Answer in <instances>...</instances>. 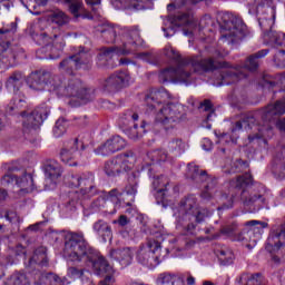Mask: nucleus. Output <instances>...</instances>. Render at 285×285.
<instances>
[{"label":"nucleus","instance_id":"nucleus-1","mask_svg":"<svg viewBox=\"0 0 285 285\" xmlns=\"http://www.w3.org/2000/svg\"><path fill=\"white\" fill-rule=\"evenodd\" d=\"M65 254L71 262H80L85 266L94 268L98 275L107 273L108 275L99 282V285L115 284V277H112L115 269L104 256L99 255V252L90 246L83 233H71L69 235V239L65 244Z\"/></svg>","mask_w":285,"mask_h":285},{"label":"nucleus","instance_id":"nucleus-2","mask_svg":"<svg viewBox=\"0 0 285 285\" xmlns=\"http://www.w3.org/2000/svg\"><path fill=\"white\" fill-rule=\"evenodd\" d=\"M268 52H271L268 49L259 50L249 56L244 66L237 65L236 67L230 66V63L226 61H215L213 58H206L205 60L194 58L193 67L196 72L199 73L213 72L214 70L222 68L223 70L219 73V79L214 83V86H230L233 83H237V81H242V79H246V77H248V70L253 72L259 68L257 59H264Z\"/></svg>","mask_w":285,"mask_h":285},{"label":"nucleus","instance_id":"nucleus-3","mask_svg":"<svg viewBox=\"0 0 285 285\" xmlns=\"http://www.w3.org/2000/svg\"><path fill=\"white\" fill-rule=\"evenodd\" d=\"M176 219V228H183L189 235L195 233L197 224H202L206 217H210L213 213L206 208L199 207L195 195L185 196L173 209Z\"/></svg>","mask_w":285,"mask_h":285},{"label":"nucleus","instance_id":"nucleus-4","mask_svg":"<svg viewBox=\"0 0 285 285\" xmlns=\"http://www.w3.org/2000/svg\"><path fill=\"white\" fill-rule=\"evenodd\" d=\"M41 26V22L36 24L35 31L31 32L32 39L40 46H45L42 47L41 52H48V50H50V53L45 57V59H59L63 48H66L63 36L57 27H47L42 31Z\"/></svg>","mask_w":285,"mask_h":285},{"label":"nucleus","instance_id":"nucleus-5","mask_svg":"<svg viewBox=\"0 0 285 285\" xmlns=\"http://www.w3.org/2000/svg\"><path fill=\"white\" fill-rule=\"evenodd\" d=\"M229 190L230 193L242 190L240 202H243L244 206H255L257 202L259 204H268L266 191L263 189L262 193L253 186V176L250 174H244L232 179L229 181Z\"/></svg>","mask_w":285,"mask_h":285},{"label":"nucleus","instance_id":"nucleus-6","mask_svg":"<svg viewBox=\"0 0 285 285\" xmlns=\"http://www.w3.org/2000/svg\"><path fill=\"white\" fill-rule=\"evenodd\" d=\"M122 49L119 51V48L110 47L102 48L97 56L98 66L104 67L108 66V62L115 55H132L137 50V46L141 43V35L137 27L128 28L126 33L122 37Z\"/></svg>","mask_w":285,"mask_h":285},{"label":"nucleus","instance_id":"nucleus-7","mask_svg":"<svg viewBox=\"0 0 285 285\" xmlns=\"http://www.w3.org/2000/svg\"><path fill=\"white\" fill-rule=\"evenodd\" d=\"M266 110H268V105L265 108L255 111L254 114L247 115L242 120L236 121L234 128L232 129V132H237V130H242L243 128H245V130L247 128H254V130H258V134L249 135V142L255 141V139H262V137H264L265 130H268V128H271L268 121H272V119H274L273 116L268 117L264 115Z\"/></svg>","mask_w":285,"mask_h":285},{"label":"nucleus","instance_id":"nucleus-8","mask_svg":"<svg viewBox=\"0 0 285 285\" xmlns=\"http://www.w3.org/2000/svg\"><path fill=\"white\" fill-rule=\"evenodd\" d=\"M62 83L63 81L59 76H53L49 81L52 90L59 92L62 97H76L77 99H81V101H90L92 99V90L83 87L79 78H69L65 87L61 86Z\"/></svg>","mask_w":285,"mask_h":285},{"label":"nucleus","instance_id":"nucleus-9","mask_svg":"<svg viewBox=\"0 0 285 285\" xmlns=\"http://www.w3.org/2000/svg\"><path fill=\"white\" fill-rule=\"evenodd\" d=\"M223 20L220 41L228 43V46L242 41L244 39V24H242V21L237 20L232 13H225Z\"/></svg>","mask_w":285,"mask_h":285},{"label":"nucleus","instance_id":"nucleus-10","mask_svg":"<svg viewBox=\"0 0 285 285\" xmlns=\"http://www.w3.org/2000/svg\"><path fill=\"white\" fill-rule=\"evenodd\" d=\"M66 184L69 188H79L81 197H92L97 191L95 186V174L86 171L82 174H70L67 177Z\"/></svg>","mask_w":285,"mask_h":285},{"label":"nucleus","instance_id":"nucleus-11","mask_svg":"<svg viewBox=\"0 0 285 285\" xmlns=\"http://www.w3.org/2000/svg\"><path fill=\"white\" fill-rule=\"evenodd\" d=\"M193 59H200L202 61L206 60V58H202V56H193L186 58L183 63L184 66H179L177 68H167L160 71L158 79L160 83H168L169 81H186L190 77V71H188V66H191L195 72V67L193 66Z\"/></svg>","mask_w":285,"mask_h":285},{"label":"nucleus","instance_id":"nucleus-12","mask_svg":"<svg viewBox=\"0 0 285 285\" xmlns=\"http://www.w3.org/2000/svg\"><path fill=\"white\" fill-rule=\"evenodd\" d=\"M168 249L161 250V243L149 240L147 248L140 249L138 253V262L144 266H157L166 259Z\"/></svg>","mask_w":285,"mask_h":285},{"label":"nucleus","instance_id":"nucleus-13","mask_svg":"<svg viewBox=\"0 0 285 285\" xmlns=\"http://www.w3.org/2000/svg\"><path fill=\"white\" fill-rule=\"evenodd\" d=\"M183 109L184 107H181V105L173 102L167 104L158 110L156 115V121L161 124L165 130H170L175 128L179 121H181V117H184L181 114Z\"/></svg>","mask_w":285,"mask_h":285},{"label":"nucleus","instance_id":"nucleus-14","mask_svg":"<svg viewBox=\"0 0 285 285\" xmlns=\"http://www.w3.org/2000/svg\"><path fill=\"white\" fill-rule=\"evenodd\" d=\"M189 173L196 181H206L205 190L202 193L203 199L213 198L215 193H217V180L213 179L206 170L200 169L199 166L194 164H189Z\"/></svg>","mask_w":285,"mask_h":285},{"label":"nucleus","instance_id":"nucleus-15","mask_svg":"<svg viewBox=\"0 0 285 285\" xmlns=\"http://www.w3.org/2000/svg\"><path fill=\"white\" fill-rule=\"evenodd\" d=\"M119 121L122 126H132L129 130V139H139L146 132V122H142L140 127L135 124L139 121V114L134 109L125 111L119 118Z\"/></svg>","mask_w":285,"mask_h":285},{"label":"nucleus","instance_id":"nucleus-16","mask_svg":"<svg viewBox=\"0 0 285 285\" xmlns=\"http://www.w3.org/2000/svg\"><path fill=\"white\" fill-rule=\"evenodd\" d=\"M131 81L132 78L130 77V72L117 71L104 80L102 88L106 92H117L118 90H121V88L130 86Z\"/></svg>","mask_w":285,"mask_h":285},{"label":"nucleus","instance_id":"nucleus-17","mask_svg":"<svg viewBox=\"0 0 285 285\" xmlns=\"http://www.w3.org/2000/svg\"><path fill=\"white\" fill-rule=\"evenodd\" d=\"M91 61H92V58L89 56V53L85 51H80L73 56H70L63 59L60 62L59 68L60 70H63L69 75H72L75 70H80V68L88 66V63H90Z\"/></svg>","mask_w":285,"mask_h":285},{"label":"nucleus","instance_id":"nucleus-18","mask_svg":"<svg viewBox=\"0 0 285 285\" xmlns=\"http://www.w3.org/2000/svg\"><path fill=\"white\" fill-rule=\"evenodd\" d=\"M3 170H6V175L1 178L2 186H10V184H16L19 188H27L28 184H32V176L24 174L21 177H17L12 175L16 170H19L16 166L11 164H4L2 166Z\"/></svg>","mask_w":285,"mask_h":285},{"label":"nucleus","instance_id":"nucleus-19","mask_svg":"<svg viewBox=\"0 0 285 285\" xmlns=\"http://www.w3.org/2000/svg\"><path fill=\"white\" fill-rule=\"evenodd\" d=\"M48 115H50L48 107H37L30 115L26 117V120H23L24 128H39L43 121L48 119Z\"/></svg>","mask_w":285,"mask_h":285},{"label":"nucleus","instance_id":"nucleus-20","mask_svg":"<svg viewBox=\"0 0 285 285\" xmlns=\"http://www.w3.org/2000/svg\"><path fill=\"white\" fill-rule=\"evenodd\" d=\"M78 144H79V139L76 138L70 142H68L66 147L61 149L60 159L67 166L78 165V161H77V156L79 155V153H77V150H79Z\"/></svg>","mask_w":285,"mask_h":285},{"label":"nucleus","instance_id":"nucleus-21","mask_svg":"<svg viewBox=\"0 0 285 285\" xmlns=\"http://www.w3.org/2000/svg\"><path fill=\"white\" fill-rule=\"evenodd\" d=\"M50 79V73L47 71H35L27 78V83L31 90H45L48 86V80Z\"/></svg>","mask_w":285,"mask_h":285},{"label":"nucleus","instance_id":"nucleus-22","mask_svg":"<svg viewBox=\"0 0 285 285\" xmlns=\"http://www.w3.org/2000/svg\"><path fill=\"white\" fill-rule=\"evenodd\" d=\"M110 258L116 259L122 266L126 268V266H130L132 264V258L135 257V252L130 247H124L118 249H111Z\"/></svg>","mask_w":285,"mask_h":285},{"label":"nucleus","instance_id":"nucleus-23","mask_svg":"<svg viewBox=\"0 0 285 285\" xmlns=\"http://www.w3.org/2000/svg\"><path fill=\"white\" fill-rule=\"evenodd\" d=\"M168 99V91L153 89L145 97V102L151 109L160 108L161 104H166Z\"/></svg>","mask_w":285,"mask_h":285},{"label":"nucleus","instance_id":"nucleus-24","mask_svg":"<svg viewBox=\"0 0 285 285\" xmlns=\"http://www.w3.org/2000/svg\"><path fill=\"white\" fill-rule=\"evenodd\" d=\"M153 187L156 190V197H160L163 202L170 196L168 193L170 190V179L168 177L164 175L154 177Z\"/></svg>","mask_w":285,"mask_h":285},{"label":"nucleus","instance_id":"nucleus-25","mask_svg":"<svg viewBox=\"0 0 285 285\" xmlns=\"http://www.w3.org/2000/svg\"><path fill=\"white\" fill-rule=\"evenodd\" d=\"M92 230L96 233V235L101 237L102 242L106 243L108 239L109 242L112 240V227L106 220L99 219L94 223Z\"/></svg>","mask_w":285,"mask_h":285},{"label":"nucleus","instance_id":"nucleus-26","mask_svg":"<svg viewBox=\"0 0 285 285\" xmlns=\"http://www.w3.org/2000/svg\"><path fill=\"white\" fill-rule=\"evenodd\" d=\"M116 159L118 160L122 173H129L131 168H135V163L137 161V157H135V153L132 150H127L117 155Z\"/></svg>","mask_w":285,"mask_h":285},{"label":"nucleus","instance_id":"nucleus-27","mask_svg":"<svg viewBox=\"0 0 285 285\" xmlns=\"http://www.w3.org/2000/svg\"><path fill=\"white\" fill-rule=\"evenodd\" d=\"M26 75L21 71H13L6 81V87L12 92H18L19 88L23 86Z\"/></svg>","mask_w":285,"mask_h":285},{"label":"nucleus","instance_id":"nucleus-28","mask_svg":"<svg viewBox=\"0 0 285 285\" xmlns=\"http://www.w3.org/2000/svg\"><path fill=\"white\" fill-rule=\"evenodd\" d=\"M186 153V142L179 138L173 139L167 145L168 157H180Z\"/></svg>","mask_w":285,"mask_h":285},{"label":"nucleus","instance_id":"nucleus-29","mask_svg":"<svg viewBox=\"0 0 285 285\" xmlns=\"http://www.w3.org/2000/svg\"><path fill=\"white\" fill-rule=\"evenodd\" d=\"M264 43H272V46H285V33L282 31H274L263 33Z\"/></svg>","mask_w":285,"mask_h":285},{"label":"nucleus","instance_id":"nucleus-30","mask_svg":"<svg viewBox=\"0 0 285 285\" xmlns=\"http://www.w3.org/2000/svg\"><path fill=\"white\" fill-rule=\"evenodd\" d=\"M265 117H282L285 115V97L268 105V109L263 111Z\"/></svg>","mask_w":285,"mask_h":285},{"label":"nucleus","instance_id":"nucleus-31","mask_svg":"<svg viewBox=\"0 0 285 285\" xmlns=\"http://www.w3.org/2000/svg\"><path fill=\"white\" fill-rule=\"evenodd\" d=\"M61 165L57 161H50L45 166V175L50 181H57L61 177Z\"/></svg>","mask_w":285,"mask_h":285},{"label":"nucleus","instance_id":"nucleus-32","mask_svg":"<svg viewBox=\"0 0 285 285\" xmlns=\"http://www.w3.org/2000/svg\"><path fill=\"white\" fill-rule=\"evenodd\" d=\"M104 170L107 177H119V175L124 173L119 165V160H117V156L105 163Z\"/></svg>","mask_w":285,"mask_h":285},{"label":"nucleus","instance_id":"nucleus-33","mask_svg":"<svg viewBox=\"0 0 285 285\" xmlns=\"http://www.w3.org/2000/svg\"><path fill=\"white\" fill-rule=\"evenodd\" d=\"M0 66L3 70L14 66V53L10 49H3L0 53Z\"/></svg>","mask_w":285,"mask_h":285},{"label":"nucleus","instance_id":"nucleus-34","mask_svg":"<svg viewBox=\"0 0 285 285\" xmlns=\"http://www.w3.org/2000/svg\"><path fill=\"white\" fill-rule=\"evenodd\" d=\"M273 3V0H249V14H259L262 8H268Z\"/></svg>","mask_w":285,"mask_h":285},{"label":"nucleus","instance_id":"nucleus-35","mask_svg":"<svg viewBox=\"0 0 285 285\" xmlns=\"http://www.w3.org/2000/svg\"><path fill=\"white\" fill-rule=\"evenodd\" d=\"M158 283L161 285H184V281L174 274H160Z\"/></svg>","mask_w":285,"mask_h":285},{"label":"nucleus","instance_id":"nucleus-36","mask_svg":"<svg viewBox=\"0 0 285 285\" xmlns=\"http://www.w3.org/2000/svg\"><path fill=\"white\" fill-rule=\"evenodd\" d=\"M26 100L21 98H14L10 106H9V111L14 112L16 115H20L21 117H26Z\"/></svg>","mask_w":285,"mask_h":285},{"label":"nucleus","instance_id":"nucleus-37","mask_svg":"<svg viewBox=\"0 0 285 285\" xmlns=\"http://www.w3.org/2000/svg\"><path fill=\"white\" fill-rule=\"evenodd\" d=\"M258 23L263 31V35H266V32H271V30H273V26H275V13H273L271 17H259Z\"/></svg>","mask_w":285,"mask_h":285},{"label":"nucleus","instance_id":"nucleus-38","mask_svg":"<svg viewBox=\"0 0 285 285\" xmlns=\"http://www.w3.org/2000/svg\"><path fill=\"white\" fill-rule=\"evenodd\" d=\"M148 159L151 160V164H161V161H166L168 159V153L161 150V149H156L153 151H149L147 154Z\"/></svg>","mask_w":285,"mask_h":285},{"label":"nucleus","instance_id":"nucleus-39","mask_svg":"<svg viewBox=\"0 0 285 285\" xmlns=\"http://www.w3.org/2000/svg\"><path fill=\"white\" fill-rule=\"evenodd\" d=\"M107 141L109 142L112 153H119V150H124V148H126V139L120 136H112L107 139Z\"/></svg>","mask_w":285,"mask_h":285},{"label":"nucleus","instance_id":"nucleus-40","mask_svg":"<svg viewBox=\"0 0 285 285\" xmlns=\"http://www.w3.org/2000/svg\"><path fill=\"white\" fill-rule=\"evenodd\" d=\"M7 284L8 285H30V281L28 279V276H26V274L14 273L7 281Z\"/></svg>","mask_w":285,"mask_h":285},{"label":"nucleus","instance_id":"nucleus-41","mask_svg":"<svg viewBox=\"0 0 285 285\" xmlns=\"http://www.w3.org/2000/svg\"><path fill=\"white\" fill-rule=\"evenodd\" d=\"M217 257L222 264H233V259H235V254L230 248H223L217 252Z\"/></svg>","mask_w":285,"mask_h":285},{"label":"nucleus","instance_id":"nucleus-42","mask_svg":"<svg viewBox=\"0 0 285 285\" xmlns=\"http://www.w3.org/2000/svg\"><path fill=\"white\" fill-rule=\"evenodd\" d=\"M51 23L56 26H66L69 23L70 18H68L62 11H56L50 16Z\"/></svg>","mask_w":285,"mask_h":285},{"label":"nucleus","instance_id":"nucleus-43","mask_svg":"<svg viewBox=\"0 0 285 285\" xmlns=\"http://www.w3.org/2000/svg\"><path fill=\"white\" fill-rule=\"evenodd\" d=\"M223 205L218 207V210H228L229 208H233V204H235V194L226 195L224 194L222 196Z\"/></svg>","mask_w":285,"mask_h":285},{"label":"nucleus","instance_id":"nucleus-44","mask_svg":"<svg viewBox=\"0 0 285 285\" xmlns=\"http://www.w3.org/2000/svg\"><path fill=\"white\" fill-rule=\"evenodd\" d=\"M96 155H101L102 157H108V155H115L112 148L110 147V142L106 140L102 145L96 148Z\"/></svg>","mask_w":285,"mask_h":285},{"label":"nucleus","instance_id":"nucleus-45","mask_svg":"<svg viewBox=\"0 0 285 285\" xmlns=\"http://www.w3.org/2000/svg\"><path fill=\"white\" fill-rule=\"evenodd\" d=\"M66 119L65 118H59L56 121V125L53 127V135L55 137H61L66 132Z\"/></svg>","mask_w":285,"mask_h":285},{"label":"nucleus","instance_id":"nucleus-46","mask_svg":"<svg viewBox=\"0 0 285 285\" xmlns=\"http://www.w3.org/2000/svg\"><path fill=\"white\" fill-rule=\"evenodd\" d=\"M59 277L57 275L49 273V274H42L40 277V285H56Z\"/></svg>","mask_w":285,"mask_h":285},{"label":"nucleus","instance_id":"nucleus-47","mask_svg":"<svg viewBox=\"0 0 285 285\" xmlns=\"http://www.w3.org/2000/svg\"><path fill=\"white\" fill-rule=\"evenodd\" d=\"M176 26H188L193 21V16L190 13H179L175 17Z\"/></svg>","mask_w":285,"mask_h":285},{"label":"nucleus","instance_id":"nucleus-48","mask_svg":"<svg viewBox=\"0 0 285 285\" xmlns=\"http://www.w3.org/2000/svg\"><path fill=\"white\" fill-rule=\"evenodd\" d=\"M100 32L104 39H107V41H115V37H117V32H115V29L112 27H102V29H100Z\"/></svg>","mask_w":285,"mask_h":285},{"label":"nucleus","instance_id":"nucleus-49","mask_svg":"<svg viewBox=\"0 0 285 285\" xmlns=\"http://www.w3.org/2000/svg\"><path fill=\"white\" fill-rule=\"evenodd\" d=\"M12 264H14V262H12L10 256H0V279L6 275V266H12Z\"/></svg>","mask_w":285,"mask_h":285},{"label":"nucleus","instance_id":"nucleus-50","mask_svg":"<svg viewBox=\"0 0 285 285\" xmlns=\"http://www.w3.org/2000/svg\"><path fill=\"white\" fill-rule=\"evenodd\" d=\"M86 273V269H79L77 267H69L68 268V276L71 279H81V276Z\"/></svg>","mask_w":285,"mask_h":285},{"label":"nucleus","instance_id":"nucleus-51","mask_svg":"<svg viewBox=\"0 0 285 285\" xmlns=\"http://www.w3.org/2000/svg\"><path fill=\"white\" fill-rule=\"evenodd\" d=\"M69 3V11L71 14H79V9L81 8V2L75 0H66Z\"/></svg>","mask_w":285,"mask_h":285},{"label":"nucleus","instance_id":"nucleus-52","mask_svg":"<svg viewBox=\"0 0 285 285\" xmlns=\"http://www.w3.org/2000/svg\"><path fill=\"white\" fill-rule=\"evenodd\" d=\"M237 230V224L233 223L232 225H227L220 229L222 235H226L227 237H232Z\"/></svg>","mask_w":285,"mask_h":285},{"label":"nucleus","instance_id":"nucleus-53","mask_svg":"<svg viewBox=\"0 0 285 285\" xmlns=\"http://www.w3.org/2000/svg\"><path fill=\"white\" fill-rule=\"evenodd\" d=\"M266 250H268V253H275V250H277L278 248H282V243H275L273 244V237H269L267 239V243H266Z\"/></svg>","mask_w":285,"mask_h":285},{"label":"nucleus","instance_id":"nucleus-54","mask_svg":"<svg viewBox=\"0 0 285 285\" xmlns=\"http://www.w3.org/2000/svg\"><path fill=\"white\" fill-rule=\"evenodd\" d=\"M274 61L277 66H281V68H285V51H278L275 56H274Z\"/></svg>","mask_w":285,"mask_h":285},{"label":"nucleus","instance_id":"nucleus-55","mask_svg":"<svg viewBox=\"0 0 285 285\" xmlns=\"http://www.w3.org/2000/svg\"><path fill=\"white\" fill-rule=\"evenodd\" d=\"M80 279L82 282V285H95V283H92V273H90L89 271H85Z\"/></svg>","mask_w":285,"mask_h":285},{"label":"nucleus","instance_id":"nucleus-56","mask_svg":"<svg viewBox=\"0 0 285 285\" xmlns=\"http://www.w3.org/2000/svg\"><path fill=\"white\" fill-rule=\"evenodd\" d=\"M246 285H262V276L259 274L252 275L248 279Z\"/></svg>","mask_w":285,"mask_h":285},{"label":"nucleus","instance_id":"nucleus-57","mask_svg":"<svg viewBox=\"0 0 285 285\" xmlns=\"http://www.w3.org/2000/svg\"><path fill=\"white\" fill-rule=\"evenodd\" d=\"M112 224H119L121 227H124L130 224V219L126 215H120L118 219L112 220Z\"/></svg>","mask_w":285,"mask_h":285},{"label":"nucleus","instance_id":"nucleus-58","mask_svg":"<svg viewBox=\"0 0 285 285\" xmlns=\"http://www.w3.org/2000/svg\"><path fill=\"white\" fill-rule=\"evenodd\" d=\"M125 190L127 195H132L135 197V195H137V183L127 185Z\"/></svg>","mask_w":285,"mask_h":285},{"label":"nucleus","instance_id":"nucleus-59","mask_svg":"<svg viewBox=\"0 0 285 285\" xmlns=\"http://www.w3.org/2000/svg\"><path fill=\"white\" fill-rule=\"evenodd\" d=\"M10 32H17V23L12 22L11 28H2L0 29V35H10Z\"/></svg>","mask_w":285,"mask_h":285},{"label":"nucleus","instance_id":"nucleus-60","mask_svg":"<svg viewBox=\"0 0 285 285\" xmlns=\"http://www.w3.org/2000/svg\"><path fill=\"white\" fill-rule=\"evenodd\" d=\"M6 219L11 223L19 222V216L14 212H9L6 214Z\"/></svg>","mask_w":285,"mask_h":285},{"label":"nucleus","instance_id":"nucleus-61","mask_svg":"<svg viewBox=\"0 0 285 285\" xmlns=\"http://www.w3.org/2000/svg\"><path fill=\"white\" fill-rule=\"evenodd\" d=\"M14 253L18 257H26V247H23V245H18L14 248Z\"/></svg>","mask_w":285,"mask_h":285},{"label":"nucleus","instance_id":"nucleus-62","mask_svg":"<svg viewBox=\"0 0 285 285\" xmlns=\"http://www.w3.org/2000/svg\"><path fill=\"white\" fill-rule=\"evenodd\" d=\"M202 108H204V110L206 112H209L210 110H213V102L210 100H205L204 102L200 104Z\"/></svg>","mask_w":285,"mask_h":285},{"label":"nucleus","instance_id":"nucleus-63","mask_svg":"<svg viewBox=\"0 0 285 285\" xmlns=\"http://www.w3.org/2000/svg\"><path fill=\"white\" fill-rule=\"evenodd\" d=\"M185 275L187 276L186 284L195 285V278H194L193 274H190V272H187V273H185Z\"/></svg>","mask_w":285,"mask_h":285},{"label":"nucleus","instance_id":"nucleus-64","mask_svg":"<svg viewBox=\"0 0 285 285\" xmlns=\"http://www.w3.org/2000/svg\"><path fill=\"white\" fill-rule=\"evenodd\" d=\"M283 238L285 239V224L281 226L278 233H276V239Z\"/></svg>","mask_w":285,"mask_h":285}]
</instances>
